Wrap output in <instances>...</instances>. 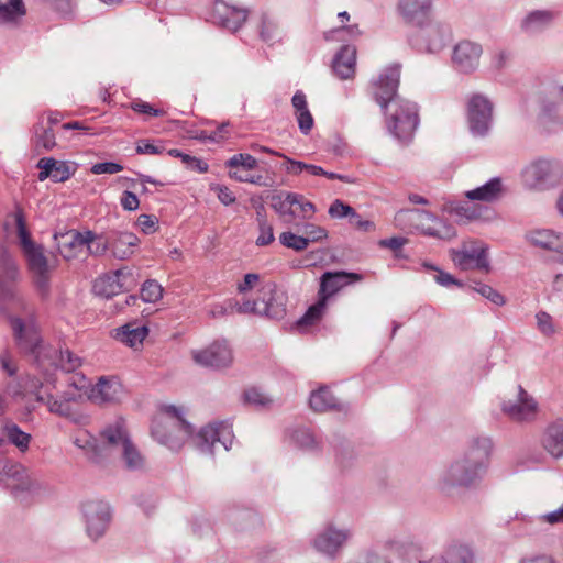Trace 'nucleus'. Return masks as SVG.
<instances>
[{"label": "nucleus", "mask_w": 563, "mask_h": 563, "mask_svg": "<svg viewBox=\"0 0 563 563\" xmlns=\"http://www.w3.org/2000/svg\"><path fill=\"white\" fill-rule=\"evenodd\" d=\"M46 354H52L53 357L56 355L55 360H45V365L40 366L46 372L52 367L60 368L66 373H71L81 366V358L73 354L69 350L57 351L51 346Z\"/></svg>", "instance_id": "obj_30"}, {"label": "nucleus", "mask_w": 563, "mask_h": 563, "mask_svg": "<svg viewBox=\"0 0 563 563\" xmlns=\"http://www.w3.org/2000/svg\"><path fill=\"white\" fill-rule=\"evenodd\" d=\"M165 418L154 421L152 435L170 450H178L192 433V427L184 419L183 410L174 405L163 407Z\"/></svg>", "instance_id": "obj_4"}, {"label": "nucleus", "mask_w": 563, "mask_h": 563, "mask_svg": "<svg viewBox=\"0 0 563 563\" xmlns=\"http://www.w3.org/2000/svg\"><path fill=\"white\" fill-rule=\"evenodd\" d=\"M297 199L296 192L279 191L271 197V206L286 223H290L297 213V209H294Z\"/></svg>", "instance_id": "obj_31"}, {"label": "nucleus", "mask_w": 563, "mask_h": 563, "mask_svg": "<svg viewBox=\"0 0 563 563\" xmlns=\"http://www.w3.org/2000/svg\"><path fill=\"white\" fill-rule=\"evenodd\" d=\"M538 122L544 129L551 124L563 125V101L544 100L538 115Z\"/></svg>", "instance_id": "obj_33"}, {"label": "nucleus", "mask_w": 563, "mask_h": 563, "mask_svg": "<svg viewBox=\"0 0 563 563\" xmlns=\"http://www.w3.org/2000/svg\"><path fill=\"white\" fill-rule=\"evenodd\" d=\"M355 209L343 202L340 199H335L329 207L328 213L333 219H343L347 218L349 222L352 217H355Z\"/></svg>", "instance_id": "obj_55"}, {"label": "nucleus", "mask_w": 563, "mask_h": 563, "mask_svg": "<svg viewBox=\"0 0 563 563\" xmlns=\"http://www.w3.org/2000/svg\"><path fill=\"white\" fill-rule=\"evenodd\" d=\"M503 413L516 422L532 421L538 412L536 400L518 385L514 393L501 402Z\"/></svg>", "instance_id": "obj_11"}, {"label": "nucleus", "mask_w": 563, "mask_h": 563, "mask_svg": "<svg viewBox=\"0 0 563 563\" xmlns=\"http://www.w3.org/2000/svg\"><path fill=\"white\" fill-rule=\"evenodd\" d=\"M440 228L428 227L423 233L428 236L438 238L441 240H451L456 235L454 228L445 222L439 221Z\"/></svg>", "instance_id": "obj_58"}, {"label": "nucleus", "mask_w": 563, "mask_h": 563, "mask_svg": "<svg viewBox=\"0 0 563 563\" xmlns=\"http://www.w3.org/2000/svg\"><path fill=\"white\" fill-rule=\"evenodd\" d=\"M163 143L159 141L158 144L152 143L147 139H142L136 142L135 151L137 154L158 155L164 152Z\"/></svg>", "instance_id": "obj_62"}, {"label": "nucleus", "mask_w": 563, "mask_h": 563, "mask_svg": "<svg viewBox=\"0 0 563 563\" xmlns=\"http://www.w3.org/2000/svg\"><path fill=\"white\" fill-rule=\"evenodd\" d=\"M1 433H3L8 442L16 446L21 452L29 450L32 437L30 433L22 431L16 423L5 421L1 428Z\"/></svg>", "instance_id": "obj_35"}, {"label": "nucleus", "mask_w": 563, "mask_h": 563, "mask_svg": "<svg viewBox=\"0 0 563 563\" xmlns=\"http://www.w3.org/2000/svg\"><path fill=\"white\" fill-rule=\"evenodd\" d=\"M260 235L256 239V244L258 246H264L271 244L274 240V230L273 225L268 223L267 220L261 219V224H258Z\"/></svg>", "instance_id": "obj_63"}, {"label": "nucleus", "mask_w": 563, "mask_h": 563, "mask_svg": "<svg viewBox=\"0 0 563 563\" xmlns=\"http://www.w3.org/2000/svg\"><path fill=\"white\" fill-rule=\"evenodd\" d=\"M194 441L202 453L214 454L219 449L229 451L233 442L232 430L224 422L210 423L199 430Z\"/></svg>", "instance_id": "obj_9"}, {"label": "nucleus", "mask_w": 563, "mask_h": 563, "mask_svg": "<svg viewBox=\"0 0 563 563\" xmlns=\"http://www.w3.org/2000/svg\"><path fill=\"white\" fill-rule=\"evenodd\" d=\"M14 220H15L16 233H18V238L20 240V245L22 247V251L34 245L35 243L33 242V240L31 238L30 231L27 230V227H26L24 214L21 210H18L14 213Z\"/></svg>", "instance_id": "obj_49"}, {"label": "nucleus", "mask_w": 563, "mask_h": 563, "mask_svg": "<svg viewBox=\"0 0 563 563\" xmlns=\"http://www.w3.org/2000/svg\"><path fill=\"white\" fill-rule=\"evenodd\" d=\"M36 167L40 169L37 175L40 181L49 178L55 183H64L76 172L75 163L58 161L54 157H42L37 162Z\"/></svg>", "instance_id": "obj_18"}, {"label": "nucleus", "mask_w": 563, "mask_h": 563, "mask_svg": "<svg viewBox=\"0 0 563 563\" xmlns=\"http://www.w3.org/2000/svg\"><path fill=\"white\" fill-rule=\"evenodd\" d=\"M351 537L349 529H339L333 525H328L320 531L313 540L314 549L330 558H334L345 545Z\"/></svg>", "instance_id": "obj_16"}, {"label": "nucleus", "mask_w": 563, "mask_h": 563, "mask_svg": "<svg viewBox=\"0 0 563 563\" xmlns=\"http://www.w3.org/2000/svg\"><path fill=\"white\" fill-rule=\"evenodd\" d=\"M244 400L255 408H266L272 404V399L257 388L245 390Z\"/></svg>", "instance_id": "obj_57"}, {"label": "nucleus", "mask_w": 563, "mask_h": 563, "mask_svg": "<svg viewBox=\"0 0 563 563\" xmlns=\"http://www.w3.org/2000/svg\"><path fill=\"white\" fill-rule=\"evenodd\" d=\"M450 254L455 266L463 271L471 268H476L485 273L490 271L488 246L482 241L472 240L465 242L461 250L452 249Z\"/></svg>", "instance_id": "obj_8"}, {"label": "nucleus", "mask_w": 563, "mask_h": 563, "mask_svg": "<svg viewBox=\"0 0 563 563\" xmlns=\"http://www.w3.org/2000/svg\"><path fill=\"white\" fill-rule=\"evenodd\" d=\"M493 118V104L483 95H473L467 103V120L470 131L475 136L487 134Z\"/></svg>", "instance_id": "obj_13"}, {"label": "nucleus", "mask_w": 563, "mask_h": 563, "mask_svg": "<svg viewBox=\"0 0 563 563\" xmlns=\"http://www.w3.org/2000/svg\"><path fill=\"white\" fill-rule=\"evenodd\" d=\"M396 10L404 23L417 27L433 15V0H398Z\"/></svg>", "instance_id": "obj_17"}, {"label": "nucleus", "mask_w": 563, "mask_h": 563, "mask_svg": "<svg viewBox=\"0 0 563 563\" xmlns=\"http://www.w3.org/2000/svg\"><path fill=\"white\" fill-rule=\"evenodd\" d=\"M44 404H46L51 413L66 418L77 424H86L89 420L87 415L75 411L69 402L60 397L56 398L49 393H47Z\"/></svg>", "instance_id": "obj_29"}, {"label": "nucleus", "mask_w": 563, "mask_h": 563, "mask_svg": "<svg viewBox=\"0 0 563 563\" xmlns=\"http://www.w3.org/2000/svg\"><path fill=\"white\" fill-rule=\"evenodd\" d=\"M214 12L219 24L232 32H236L247 19L245 9L228 5L224 2H218Z\"/></svg>", "instance_id": "obj_24"}, {"label": "nucleus", "mask_w": 563, "mask_h": 563, "mask_svg": "<svg viewBox=\"0 0 563 563\" xmlns=\"http://www.w3.org/2000/svg\"><path fill=\"white\" fill-rule=\"evenodd\" d=\"M423 266L428 269H432V271L437 272V274L434 275V280L442 287L450 288L452 286H456L459 288H463L465 286L463 282L455 278L453 275H451L446 272H443L442 269H440L439 267H437L432 264L423 263Z\"/></svg>", "instance_id": "obj_52"}, {"label": "nucleus", "mask_w": 563, "mask_h": 563, "mask_svg": "<svg viewBox=\"0 0 563 563\" xmlns=\"http://www.w3.org/2000/svg\"><path fill=\"white\" fill-rule=\"evenodd\" d=\"M318 321L319 319H288L283 328L290 333L307 334L318 328Z\"/></svg>", "instance_id": "obj_45"}, {"label": "nucleus", "mask_w": 563, "mask_h": 563, "mask_svg": "<svg viewBox=\"0 0 563 563\" xmlns=\"http://www.w3.org/2000/svg\"><path fill=\"white\" fill-rule=\"evenodd\" d=\"M309 404L311 409L317 412L342 409L336 398L327 387H321L313 391L310 396Z\"/></svg>", "instance_id": "obj_36"}, {"label": "nucleus", "mask_w": 563, "mask_h": 563, "mask_svg": "<svg viewBox=\"0 0 563 563\" xmlns=\"http://www.w3.org/2000/svg\"><path fill=\"white\" fill-rule=\"evenodd\" d=\"M56 146L55 133L51 126L37 123L34 126V147L37 154L42 151H51Z\"/></svg>", "instance_id": "obj_41"}, {"label": "nucleus", "mask_w": 563, "mask_h": 563, "mask_svg": "<svg viewBox=\"0 0 563 563\" xmlns=\"http://www.w3.org/2000/svg\"><path fill=\"white\" fill-rule=\"evenodd\" d=\"M541 444L552 457H563V420H555L544 429Z\"/></svg>", "instance_id": "obj_25"}, {"label": "nucleus", "mask_w": 563, "mask_h": 563, "mask_svg": "<svg viewBox=\"0 0 563 563\" xmlns=\"http://www.w3.org/2000/svg\"><path fill=\"white\" fill-rule=\"evenodd\" d=\"M451 27L433 15L422 25H418L416 32L410 36V44L418 51L428 53L440 52L451 40Z\"/></svg>", "instance_id": "obj_7"}, {"label": "nucleus", "mask_w": 563, "mask_h": 563, "mask_svg": "<svg viewBox=\"0 0 563 563\" xmlns=\"http://www.w3.org/2000/svg\"><path fill=\"white\" fill-rule=\"evenodd\" d=\"M91 231L79 232L77 230H69L64 233H55L54 240L57 243L60 255L66 258H73L77 252L85 247L90 239Z\"/></svg>", "instance_id": "obj_21"}, {"label": "nucleus", "mask_w": 563, "mask_h": 563, "mask_svg": "<svg viewBox=\"0 0 563 563\" xmlns=\"http://www.w3.org/2000/svg\"><path fill=\"white\" fill-rule=\"evenodd\" d=\"M279 30L277 23L272 20L267 14L261 18L260 36L264 42H271L278 37Z\"/></svg>", "instance_id": "obj_54"}, {"label": "nucleus", "mask_w": 563, "mask_h": 563, "mask_svg": "<svg viewBox=\"0 0 563 563\" xmlns=\"http://www.w3.org/2000/svg\"><path fill=\"white\" fill-rule=\"evenodd\" d=\"M279 242L285 247L300 252L308 247V239L305 235H297L290 231L283 232L279 235Z\"/></svg>", "instance_id": "obj_50"}, {"label": "nucleus", "mask_w": 563, "mask_h": 563, "mask_svg": "<svg viewBox=\"0 0 563 563\" xmlns=\"http://www.w3.org/2000/svg\"><path fill=\"white\" fill-rule=\"evenodd\" d=\"M25 12L22 0H9L8 3L0 2V23L14 22L25 15Z\"/></svg>", "instance_id": "obj_44"}, {"label": "nucleus", "mask_w": 563, "mask_h": 563, "mask_svg": "<svg viewBox=\"0 0 563 563\" xmlns=\"http://www.w3.org/2000/svg\"><path fill=\"white\" fill-rule=\"evenodd\" d=\"M88 537L97 541L101 538L111 521V509L108 503L100 499L86 500L81 506Z\"/></svg>", "instance_id": "obj_10"}, {"label": "nucleus", "mask_w": 563, "mask_h": 563, "mask_svg": "<svg viewBox=\"0 0 563 563\" xmlns=\"http://www.w3.org/2000/svg\"><path fill=\"white\" fill-rule=\"evenodd\" d=\"M110 236L113 255L120 260L131 256L134 253L133 247L140 242L132 232H114Z\"/></svg>", "instance_id": "obj_32"}, {"label": "nucleus", "mask_w": 563, "mask_h": 563, "mask_svg": "<svg viewBox=\"0 0 563 563\" xmlns=\"http://www.w3.org/2000/svg\"><path fill=\"white\" fill-rule=\"evenodd\" d=\"M163 297V287L154 279L146 280L141 288V300L156 302Z\"/></svg>", "instance_id": "obj_51"}, {"label": "nucleus", "mask_w": 563, "mask_h": 563, "mask_svg": "<svg viewBox=\"0 0 563 563\" xmlns=\"http://www.w3.org/2000/svg\"><path fill=\"white\" fill-rule=\"evenodd\" d=\"M192 360L196 364L212 367H229L233 362V353L225 341H216L203 350L192 351Z\"/></svg>", "instance_id": "obj_15"}, {"label": "nucleus", "mask_w": 563, "mask_h": 563, "mask_svg": "<svg viewBox=\"0 0 563 563\" xmlns=\"http://www.w3.org/2000/svg\"><path fill=\"white\" fill-rule=\"evenodd\" d=\"M527 241L537 247L559 253L563 251V233L550 229H536L527 232Z\"/></svg>", "instance_id": "obj_26"}, {"label": "nucleus", "mask_w": 563, "mask_h": 563, "mask_svg": "<svg viewBox=\"0 0 563 563\" xmlns=\"http://www.w3.org/2000/svg\"><path fill=\"white\" fill-rule=\"evenodd\" d=\"M110 244H111V236L104 239L102 236H97L91 231L90 239L87 243H85V246L88 249L90 254H92L95 256H100L107 252Z\"/></svg>", "instance_id": "obj_56"}, {"label": "nucleus", "mask_w": 563, "mask_h": 563, "mask_svg": "<svg viewBox=\"0 0 563 563\" xmlns=\"http://www.w3.org/2000/svg\"><path fill=\"white\" fill-rule=\"evenodd\" d=\"M493 449L490 438H472L462 457L453 461L441 476V489L450 493L454 487L475 486L485 475Z\"/></svg>", "instance_id": "obj_2"}, {"label": "nucleus", "mask_w": 563, "mask_h": 563, "mask_svg": "<svg viewBox=\"0 0 563 563\" xmlns=\"http://www.w3.org/2000/svg\"><path fill=\"white\" fill-rule=\"evenodd\" d=\"M260 316L283 317L286 314L284 296L277 291L269 294V297L258 299Z\"/></svg>", "instance_id": "obj_39"}, {"label": "nucleus", "mask_w": 563, "mask_h": 563, "mask_svg": "<svg viewBox=\"0 0 563 563\" xmlns=\"http://www.w3.org/2000/svg\"><path fill=\"white\" fill-rule=\"evenodd\" d=\"M298 202L294 203V209H297V213L294 214V220L296 218L300 219H310L316 212V207L312 202L305 199V197L300 194L296 192Z\"/></svg>", "instance_id": "obj_59"}, {"label": "nucleus", "mask_w": 563, "mask_h": 563, "mask_svg": "<svg viewBox=\"0 0 563 563\" xmlns=\"http://www.w3.org/2000/svg\"><path fill=\"white\" fill-rule=\"evenodd\" d=\"M473 289L497 306H503L505 303L504 296L486 284L476 283Z\"/></svg>", "instance_id": "obj_60"}, {"label": "nucleus", "mask_w": 563, "mask_h": 563, "mask_svg": "<svg viewBox=\"0 0 563 563\" xmlns=\"http://www.w3.org/2000/svg\"><path fill=\"white\" fill-rule=\"evenodd\" d=\"M361 275L356 273H347L344 271L325 272L321 276L319 294L331 297L338 292L342 287L350 285L354 282L361 280Z\"/></svg>", "instance_id": "obj_23"}, {"label": "nucleus", "mask_w": 563, "mask_h": 563, "mask_svg": "<svg viewBox=\"0 0 563 563\" xmlns=\"http://www.w3.org/2000/svg\"><path fill=\"white\" fill-rule=\"evenodd\" d=\"M482 53L483 49L478 43L461 41L453 49L452 60L459 71L468 74L477 68Z\"/></svg>", "instance_id": "obj_19"}, {"label": "nucleus", "mask_w": 563, "mask_h": 563, "mask_svg": "<svg viewBox=\"0 0 563 563\" xmlns=\"http://www.w3.org/2000/svg\"><path fill=\"white\" fill-rule=\"evenodd\" d=\"M558 15V12L550 10L533 11L523 20L522 29L527 32H538L549 26Z\"/></svg>", "instance_id": "obj_38"}, {"label": "nucleus", "mask_w": 563, "mask_h": 563, "mask_svg": "<svg viewBox=\"0 0 563 563\" xmlns=\"http://www.w3.org/2000/svg\"><path fill=\"white\" fill-rule=\"evenodd\" d=\"M0 482L12 490H29L32 482L26 468L14 461H0Z\"/></svg>", "instance_id": "obj_20"}, {"label": "nucleus", "mask_w": 563, "mask_h": 563, "mask_svg": "<svg viewBox=\"0 0 563 563\" xmlns=\"http://www.w3.org/2000/svg\"><path fill=\"white\" fill-rule=\"evenodd\" d=\"M422 218L429 219L431 218V213L418 209H404L396 213L395 221L398 225H405L408 221Z\"/></svg>", "instance_id": "obj_61"}, {"label": "nucleus", "mask_w": 563, "mask_h": 563, "mask_svg": "<svg viewBox=\"0 0 563 563\" xmlns=\"http://www.w3.org/2000/svg\"><path fill=\"white\" fill-rule=\"evenodd\" d=\"M101 438L113 448H123L125 441H130L124 421L119 419L106 427L101 432Z\"/></svg>", "instance_id": "obj_37"}, {"label": "nucleus", "mask_w": 563, "mask_h": 563, "mask_svg": "<svg viewBox=\"0 0 563 563\" xmlns=\"http://www.w3.org/2000/svg\"><path fill=\"white\" fill-rule=\"evenodd\" d=\"M291 439L298 448H300L305 451L317 452L320 450L319 441L317 440L314 434L309 429H306V428L296 429L292 432Z\"/></svg>", "instance_id": "obj_42"}, {"label": "nucleus", "mask_w": 563, "mask_h": 563, "mask_svg": "<svg viewBox=\"0 0 563 563\" xmlns=\"http://www.w3.org/2000/svg\"><path fill=\"white\" fill-rule=\"evenodd\" d=\"M122 457L125 467L131 471H140L145 466V459L140 451L133 445L131 441H125V445L122 448Z\"/></svg>", "instance_id": "obj_43"}, {"label": "nucleus", "mask_w": 563, "mask_h": 563, "mask_svg": "<svg viewBox=\"0 0 563 563\" xmlns=\"http://www.w3.org/2000/svg\"><path fill=\"white\" fill-rule=\"evenodd\" d=\"M19 269L12 256L0 250V305L7 317L26 313L33 317L31 302L18 288Z\"/></svg>", "instance_id": "obj_3"}, {"label": "nucleus", "mask_w": 563, "mask_h": 563, "mask_svg": "<svg viewBox=\"0 0 563 563\" xmlns=\"http://www.w3.org/2000/svg\"><path fill=\"white\" fill-rule=\"evenodd\" d=\"M356 48L352 45H344L334 56L332 69L341 79H349L355 73Z\"/></svg>", "instance_id": "obj_27"}, {"label": "nucleus", "mask_w": 563, "mask_h": 563, "mask_svg": "<svg viewBox=\"0 0 563 563\" xmlns=\"http://www.w3.org/2000/svg\"><path fill=\"white\" fill-rule=\"evenodd\" d=\"M122 393V385L115 377H100L98 383L93 385L88 398L96 404L113 402L119 399Z\"/></svg>", "instance_id": "obj_22"}, {"label": "nucleus", "mask_w": 563, "mask_h": 563, "mask_svg": "<svg viewBox=\"0 0 563 563\" xmlns=\"http://www.w3.org/2000/svg\"><path fill=\"white\" fill-rule=\"evenodd\" d=\"M229 177L240 183H249L262 187H272L275 183L273 176L252 175L250 177H243L238 170H230Z\"/></svg>", "instance_id": "obj_53"}, {"label": "nucleus", "mask_w": 563, "mask_h": 563, "mask_svg": "<svg viewBox=\"0 0 563 563\" xmlns=\"http://www.w3.org/2000/svg\"><path fill=\"white\" fill-rule=\"evenodd\" d=\"M503 189L500 178H492L486 184L465 192L466 198L470 200H479L485 202H492L498 199Z\"/></svg>", "instance_id": "obj_34"}, {"label": "nucleus", "mask_w": 563, "mask_h": 563, "mask_svg": "<svg viewBox=\"0 0 563 563\" xmlns=\"http://www.w3.org/2000/svg\"><path fill=\"white\" fill-rule=\"evenodd\" d=\"M135 286L133 273L129 267H121L99 276L92 286L95 295L103 298H111L123 291H129Z\"/></svg>", "instance_id": "obj_12"}, {"label": "nucleus", "mask_w": 563, "mask_h": 563, "mask_svg": "<svg viewBox=\"0 0 563 563\" xmlns=\"http://www.w3.org/2000/svg\"><path fill=\"white\" fill-rule=\"evenodd\" d=\"M148 334L146 325H136L135 323H126L114 330L113 338L126 346L137 350L142 346L144 339Z\"/></svg>", "instance_id": "obj_28"}, {"label": "nucleus", "mask_w": 563, "mask_h": 563, "mask_svg": "<svg viewBox=\"0 0 563 563\" xmlns=\"http://www.w3.org/2000/svg\"><path fill=\"white\" fill-rule=\"evenodd\" d=\"M33 282L40 294L45 297L49 292L51 268L42 245L34 244L23 250Z\"/></svg>", "instance_id": "obj_14"}, {"label": "nucleus", "mask_w": 563, "mask_h": 563, "mask_svg": "<svg viewBox=\"0 0 563 563\" xmlns=\"http://www.w3.org/2000/svg\"><path fill=\"white\" fill-rule=\"evenodd\" d=\"M521 176L526 187L543 191L560 185L563 167L558 161L538 158L523 168Z\"/></svg>", "instance_id": "obj_5"}, {"label": "nucleus", "mask_w": 563, "mask_h": 563, "mask_svg": "<svg viewBox=\"0 0 563 563\" xmlns=\"http://www.w3.org/2000/svg\"><path fill=\"white\" fill-rule=\"evenodd\" d=\"M11 328L18 346L31 353L38 366H44L45 360H53L52 354H46L51 346L43 344L35 319H13Z\"/></svg>", "instance_id": "obj_6"}, {"label": "nucleus", "mask_w": 563, "mask_h": 563, "mask_svg": "<svg viewBox=\"0 0 563 563\" xmlns=\"http://www.w3.org/2000/svg\"><path fill=\"white\" fill-rule=\"evenodd\" d=\"M22 385L13 388L11 385L8 386V389L12 393L13 396H23L24 394H31L35 396L37 402H44L46 398V393L42 394L41 389L43 388V382L37 377L26 375L22 378Z\"/></svg>", "instance_id": "obj_40"}, {"label": "nucleus", "mask_w": 563, "mask_h": 563, "mask_svg": "<svg viewBox=\"0 0 563 563\" xmlns=\"http://www.w3.org/2000/svg\"><path fill=\"white\" fill-rule=\"evenodd\" d=\"M443 555L448 563H473V553L465 545H451Z\"/></svg>", "instance_id": "obj_46"}, {"label": "nucleus", "mask_w": 563, "mask_h": 563, "mask_svg": "<svg viewBox=\"0 0 563 563\" xmlns=\"http://www.w3.org/2000/svg\"><path fill=\"white\" fill-rule=\"evenodd\" d=\"M225 166L231 170L243 168L245 170H253L257 167V159L251 154H235L225 162Z\"/></svg>", "instance_id": "obj_48"}, {"label": "nucleus", "mask_w": 563, "mask_h": 563, "mask_svg": "<svg viewBox=\"0 0 563 563\" xmlns=\"http://www.w3.org/2000/svg\"><path fill=\"white\" fill-rule=\"evenodd\" d=\"M73 443L87 455L97 453V440L88 431H78L73 438Z\"/></svg>", "instance_id": "obj_47"}, {"label": "nucleus", "mask_w": 563, "mask_h": 563, "mask_svg": "<svg viewBox=\"0 0 563 563\" xmlns=\"http://www.w3.org/2000/svg\"><path fill=\"white\" fill-rule=\"evenodd\" d=\"M400 68L391 66L386 68L373 81V96L382 109L391 106L390 118L387 122L389 132L399 141L407 142L412 137L419 123L418 107L416 103L397 96Z\"/></svg>", "instance_id": "obj_1"}, {"label": "nucleus", "mask_w": 563, "mask_h": 563, "mask_svg": "<svg viewBox=\"0 0 563 563\" xmlns=\"http://www.w3.org/2000/svg\"><path fill=\"white\" fill-rule=\"evenodd\" d=\"M136 224L145 234H151L158 229V219L154 214L142 213L139 216Z\"/></svg>", "instance_id": "obj_64"}]
</instances>
